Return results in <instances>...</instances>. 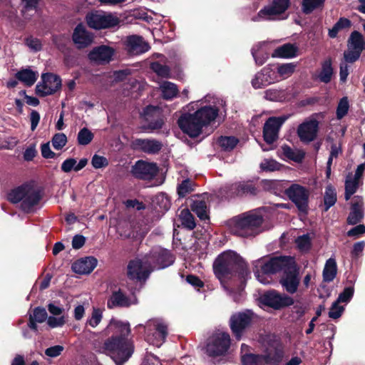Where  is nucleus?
Listing matches in <instances>:
<instances>
[{
    "mask_svg": "<svg viewBox=\"0 0 365 365\" xmlns=\"http://www.w3.org/2000/svg\"><path fill=\"white\" fill-rule=\"evenodd\" d=\"M150 68L160 77L168 78L170 76V67L168 66L163 65L158 61L151 63Z\"/></svg>",
    "mask_w": 365,
    "mask_h": 365,
    "instance_id": "obj_48",
    "label": "nucleus"
},
{
    "mask_svg": "<svg viewBox=\"0 0 365 365\" xmlns=\"http://www.w3.org/2000/svg\"><path fill=\"white\" fill-rule=\"evenodd\" d=\"M354 293V286L346 287L344 290L339 294L336 302L340 303H348L352 299Z\"/></svg>",
    "mask_w": 365,
    "mask_h": 365,
    "instance_id": "obj_55",
    "label": "nucleus"
},
{
    "mask_svg": "<svg viewBox=\"0 0 365 365\" xmlns=\"http://www.w3.org/2000/svg\"><path fill=\"white\" fill-rule=\"evenodd\" d=\"M98 260L93 256L81 258L72 264V270L77 274H90L97 266Z\"/></svg>",
    "mask_w": 365,
    "mask_h": 365,
    "instance_id": "obj_28",
    "label": "nucleus"
},
{
    "mask_svg": "<svg viewBox=\"0 0 365 365\" xmlns=\"http://www.w3.org/2000/svg\"><path fill=\"white\" fill-rule=\"evenodd\" d=\"M87 164V158H81L77 163V161L75 158H67L63 162L61 166V169L63 173H70L71 170L78 172L85 168Z\"/></svg>",
    "mask_w": 365,
    "mask_h": 365,
    "instance_id": "obj_31",
    "label": "nucleus"
},
{
    "mask_svg": "<svg viewBox=\"0 0 365 365\" xmlns=\"http://www.w3.org/2000/svg\"><path fill=\"white\" fill-rule=\"evenodd\" d=\"M264 218L260 215L244 213L232 218L230 231L234 235L241 237H255L262 232Z\"/></svg>",
    "mask_w": 365,
    "mask_h": 365,
    "instance_id": "obj_3",
    "label": "nucleus"
},
{
    "mask_svg": "<svg viewBox=\"0 0 365 365\" xmlns=\"http://www.w3.org/2000/svg\"><path fill=\"white\" fill-rule=\"evenodd\" d=\"M159 168L155 163H149L143 160H138L132 166V175L138 180H150L158 173Z\"/></svg>",
    "mask_w": 365,
    "mask_h": 365,
    "instance_id": "obj_14",
    "label": "nucleus"
},
{
    "mask_svg": "<svg viewBox=\"0 0 365 365\" xmlns=\"http://www.w3.org/2000/svg\"><path fill=\"white\" fill-rule=\"evenodd\" d=\"M190 209L201 220L209 219L208 208L205 200H192L190 205Z\"/></svg>",
    "mask_w": 365,
    "mask_h": 365,
    "instance_id": "obj_34",
    "label": "nucleus"
},
{
    "mask_svg": "<svg viewBox=\"0 0 365 365\" xmlns=\"http://www.w3.org/2000/svg\"><path fill=\"white\" fill-rule=\"evenodd\" d=\"M283 155L288 159L296 163H301L304 158V153L302 151L295 152L290 146L284 145L282 146Z\"/></svg>",
    "mask_w": 365,
    "mask_h": 365,
    "instance_id": "obj_43",
    "label": "nucleus"
},
{
    "mask_svg": "<svg viewBox=\"0 0 365 365\" xmlns=\"http://www.w3.org/2000/svg\"><path fill=\"white\" fill-rule=\"evenodd\" d=\"M215 277L222 282L226 279L237 277L241 282H245L250 272L246 262L235 251L227 250L220 254L212 265Z\"/></svg>",
    "mask_w": 365,
    "mask_h": 365,
    "instance_id": "obj_1",
    "label": "nucleus"
},
{
    "mask_svg": "<svg viewBox=\"0 0 365 365\" xmlns=\"http://www.w3.org/2000/svg\"><path fill=\"white\" fill-rule=\"evenodd\" d=\"M115 50L108 46L101 45L94 47L88 54L89 60L99 63H109Z\"/></svg>",
    "mask_w": 365,
    "mask_h": 365,
    "instance_id": "obj_24",
    "label": "nucleus"
},
{
    "mask_svg": "<svg viewBox=\"0 0 365 365\" xmlns=\"http://www.w3.org/2000/svg\"><path fill=\"white\" fill-rule=\"evenodd\" d=\"M91 164L95 169H100L107 167L109 162L106 157L95 154L92 157Z\"/></svg>",
    "mask_w": 365,
    "mask_h": 365,
    "instance_id": "obj_59",
    "label": "nucleus"
},
{
    "mask_svg": "<svg viewBox=\"0 0 365 365\" xmlns=\"http://www.w3.org/2000/svg\"><path fill=\"white\" fill-rule=\"evenodd\" d=\"M42 83L36 86V93L40 97L53 95L61 88V79L56 74L51 73H43Z\"/></svg>",
    "mask_w": 365,
    "mask_h": 365,
    "instance_id": "obj_12",
    "label": "nucleus"
},
{
    "mask_svg": "<svg viewBox=\"0 0 365 365\" xmlns=\"http://www.w3.org/2000/svg\"><path fill=\"white\" fill-rule=\"evenodd\" d=\"M347 47L360 51L365 50V40L363 35L358 31H352L347 41Z\"/></svg>",
    "mask_w": 365,
    "mask_h": 365,
    "instance_id": "obj_33",
    "label": "nucleus"
},
{
    "mask_svg": "<svg viewBox=\"0 0 365 365\" xmlns=\"http://www.w3.org/2000/svg\"><path fill=\"white\" fill-rule=\"evenodd\" d=\"M349 109V100L346 96L341 98L337 105L336 115L338 120L342 119L346 115Z\"/></svg>",
    "mask_w": 365,
    "mask_h": 365,
    "instance_id": "obj_49",
    "label": "nucleus"
},
{
    "mask_svg": "<svg viewBox=\"0 0 365 365\" xmlns=\"http://www.w3.org/2000/svg\"><path fill=\"white\" fill-rule=\"evenodd\" d=\"M42 196L39 191L29 187L26 195L21 202L20 208L24 213H32L36 210V207L39 204Z\"/></svg>",
    "mask_w": 365,
    "mask_h": 365,
    "instance_id": "obj_23",
    "label": "nucleus"
},
{
    "mask_svg": "<svg viewBox=\"0 0 365 365\" xmlns=\"http://www.w3.org/2000/svg\"><path fill=\"white\" fill-rule=\"evenodd\" d=\"M125 48L128 53L139 55L148 51L150 46L144 41L142 36L131 35L127 37L125 41Z\"/></svg>",
    "mask_w": 365,
    "mask_h": 365,
    "instance_id": "obj_25",
    "label": "nucleus"
},
{
    "mask_svg": "<svg viewBox=\"0 0 365 365\" xmlns=\"http://www.w3.org/2000/svg\"><path fill=\"white\" fill-rule=\"evenodd\" d=\"M344 311V307L339 306V302L335 301L333 302L329 312V317L334 319H339L341 316Z\"/></svg>",
    "mask_w": 365,
    "mask_h": 365,
    "instance_id": "obj_61",
    "label": "nucleus"
},
{
    "mask_svg": "<svg viewBox=\"0 0 365 365\" xmlns=\"http://www.w3.org/2000/svg\"><path fill=\"white\" fill-rule=\"evenodd\" d=\"M93 133L88 128H83L78 133V144L80 145H87L93 140Z\"/></svg>",
    "mask_w": 365,
    "mask_h": 365,
    "instance_id": "obj_46",
    "label": "nucleus"
},
{
    "mask_svg": "<svg viewBox=\"0 0 365 365\" xmlns=\"http://www.w3.org/2000/svg\"><path fill=\"white\" fill-rule=\"evenodd\" d=\"M230 191L231 196L233 197L255 196L258 192V188L252 181H243L232 184Z\"/></svg>",
    "mask_w": 365,
    "mask_h": 365,
    "instance_id": "obj_27",
    "label": "nucleus"
},
{
    "mask_svg": "<svg viewBox=\"0 0 365 365\" xmlns=\"http://www.w3.org/2000/svg\"><path fill=\"white\" fill-rule=\"evenodd\" d=\"M319 131V122L316 119L305 121L297 128V135L302 142L309 143L316 139Z\"/></svg>",
    "mask_w": 365,
    "mask_h": 365,
    "instance_id": "obj_20",
    "label": "nucleus"
},
{
    "mask_svg": "<svg viewBox=\"0 0 365 365\" xmlns=\"http://www.w3.org/2000/svg\"><path fill=\"white\" fill-rule=\"evenodd\" d=\"M359 185V182L354 180L347 178L345 181V192L344 198L347 201L356 192Z\"/></svg>",
    "mask_w": 365,
    "mask_h": 365,
    "instance_id": "obj_50",
    "label": "nucleus"
},
{
    "mask_svg": "<svg viewBox=\"0 0 365 365\" xmlns=\"http://www.w3.org/2000/svg\"><path fill=\"white\" fill-rule=\"evenodd\" d=\"M194 185L193 182L187 178L183 180L180 184L178 185L177 191L180 197H185L187 194L191 193L194 189L192 186Z\"/></svg>",
    "mask_w": 365,
    "mask_h": 365,
    "instance_id": "obj_47",
    "label": "nucleus"
},
{
    "mask_svg": "<svg viewBox=\"0 0 365 365\" xmlns=\"http://www.w3.org/2000/svg\"><path fill=\"white\" fill-rule=\"evenodd\" d=\"M298 47L294 44L285 43L281 46L277 47L272 54V56L283 58H294L297 55Z\"/></svg>",
    "mask_w": 365,
    "mask_h": 365,
    "instance_id": "obj_30",
    "label": "nucleus"
},
{
    "mask_svg": "<svg viewBox=\"0 0 365 365\" xmlns=\"http://www.w3.org/2000/svg\"><path fill=\"white\" fill-rule=\"evenodd\" d=\"M137 300L132 299L121 289L114 290L107 300V307L113 309L117 307L128 308L132 304H136Z\"/></svg>",
    "mask_w": 365,
    "mask_h": 365,
    "instance_id": "obj_22",
    "label": "nucleus"
},
{
    "mask_svg": "<svg viewBox=\"0 0 365 365\" xmlns=\"http://www.w3.org/2000/svg\"><path fill=\"white\" fill-rule=\"evenodd\" d=\"M260 47L261 44L257 46V48L253 47L251 50L252 55L255 61L256 64L258 66L263 65L268 58L267 54H262L259 53Z\"/></svg>",
    "mask_w": 365,
    "mask_h": 365,
    "instance_id": "obj_60",
    "label": "nucleus"
},
{
    "mask_svg": "<svg viewBox=\"0 0 365 365\" xmlns=\"http://www.w3.org/2000/svg\"><path fill=\"white\" fill-rule=\"evenodd\" d=\"M337 274V265L334 259L329 258L327 260L324 270L323 279L324 282H330L334 280Z\"/></svg>",
    "mask_w": 365,
    "mask_h": 365,
    "instance_id": "obj_37",
    "label": "nucleus"
},
{
    "mask_svg": "<svg viewBox=\"0 0 365 365\" xmlns=\"http://www.w3.org/2000/svg\"><path fill=\"white\" fill-rule=\"evenodd\" d=\"M284 122V118L270 117L264 124L263 138L267 144H272L278 138L280 127Z\"/></svg>",
    "mask_w": 365,
    "mask_h": 365,
    "instance_id": "obj_17",
    "label": "nucleus"
},
{
    "mask_svg": "<svg viewBox=\"0 0 365 365\" xmlns=\"http://www.w3.org/2000/svg\"><path fill=\"white\" fill-rule=\"evenodd\" d=\"M297 248L302 252H308L312 247V240L309 234L298 236L295 240Z\"/></svg>",
    "mask_w": 365,
    "mask_h": 365,
    "instance_id": "obj_45",
    "label": "nucleus"
},
{
    "mask_svg": "<svg viewBox=\"0 0 365 365\" xmlns=\"http://www.w3.org/2000/svg\"><path fill=\"white\" fill-rule=\"evenodd\" d=\"M324 209L323 211L327 212L329 208L334 206L337 200L336 189L331 185H329L325 188L324 194Z\"/></svg>",
    "mask_w": 365,
    "mask_h": 365,
    "instance_id": "obj_36",
    "label": "nucleus"
},
{
    "mask_svg": "<svg viewBox=\"0 0 365 365\" xmlns=\"http://www.w3.org/2000/svg\"><path fill=\"white\" fill-rule=\"evenodd\" d=\"M52 145L56 150L62 149L67 143V137L63 133H56L52 138Z\"/></svg>",
    "mask_w": 365,
    "mask_h": 365,
    "instance_id": "obj_56",
    "label": "nucleus"
},
{
    "mask_svg": "<svg viewBox=\"0 0 365 365\" xmlns=\"http://www.w3.org/2000/svg\"><path fill=\"white\" fill-rule=\"evenodd\" d=\"M271 71L267 68L264 67L262 69L260 73H257L255 75V78L252 80V86L255 89L262 88L266 86L271 83V81H269L266 76L268 73H270Z\"/></svg>",
    "mask_w": 365,
    "mask_h": 365,
    "instance_id": "obj_38",
    "label": "nucleus"
},
{
    "mask_svg": "<svg viewBox=\"0 0 365 365\" xmlns=\"http://www.w3.org/2000/svg\"><path fill=\"white\" fill-rule=\"evenodd\" d=\"M217 143L222 150L227 152L232 150L236 147L239 140L235 136H220Z\"/></svg>",
    "mask_w": 365,
    "mask_h": 365,
    "instance_id": "obj_42",
    "label": "nucleus"
},
{
    "mask_svg": "<svg viewBox=\"0 0 365 365\" xmlns=\"http://www.w3.org/2000/svg\"><path fill=\"white\" fill-rule=\"evenodd\" d=\"M294 67L292 63H284L278 65L277 69L280 76H290L294 73Z\"/></svg>",
    "mask_w": 365,
    "mask_h": 365,
    "instance_id": "obj_63",
    "label": "nucleus"
},
{
    "mask_svg": "<svg viewBox=\"0 0 365 365\" xmlns=\"http://www.w3.org/2000/svg\"><path fill=\"white\" fill-rule=\"evenodd\" d=\"M282 97V92L277 89H268L264 92V98L272 101H277Z\"/></svg>",
    "mask_w": 365,
    "mask_h": 365,
    "instance_id": "obj_64",
    "label": "nucleus"
},
{
    "mask_svg": "<svg viewBox=\"0 0 365 365\" xmlns=\"http://www.w3.org/2000/svg\"><path fill=\"white\" fill-rule=\"evenodd\" d=\"M284 194L294 204L298 211L304 215L309 212V189L297 183L291 184L284 190Z\"/></svg>",
    "mask_w": 365,
    "mask_h": 365,
    "instance_id": "obj_7",
    "label": "nucleus"
},
{
    "mask_svg": "<svg viewBox=\"0 0 365 365\" xmlns=\"http://www.w3.org/2000/svg\"><path fill=\"white\" fill-rule=\"evenodd\" d=\"M179 219L182 227L187 228L189 230H192L196 227L195 217L190 211L187 208L181 210L179 215Z\"/></svg>",
    "mask_w": 365,
    "mask_h": 365,
    "instance_id": "obj_41",
    "label": "nucleus"
},
{
    "mask_svg": "<svg viewBox=\"0 0 365 365\" xmlns=\"http://www.w3.org/2000/svg\"><path fill=\"white\" fill-rule=\"evenodd\" d=\"M219 111V108L215 106H204L193 113L182 114L177 123L184 133L191 138H195L202 133L203 127H207L215 122Z\"/></svg>",
    "mask_w": 365,
    "mask_h": 365,
    "instance_id": "obj_2",
    "label": "nucleus"
},
{
    "mask_svg": "<svg viewBox=\"0 0 365 365\" xmlns=\"http://www.w3.org/2000/svg\"><path fill=\"white\" fill-rule=\"evenodd\" d=\"M47 324L51 328L61 327L66 324L64 316L56 317L51 316L47 318Z\"/></svg>",
    "mask_w": 365,
    "mask_h": 365,
    "instance_id": "obj_62",
    "label": "nucleus"
},
{
    "mask_svg": "<svg viewBox=\"0 0 365 365\" xmlns=\"http://www.w3.org/2000/svg\"><path fill=\"white\" fill-rule=\"evenodd\" d=\"M103 318V312L99 308H93V312L90 319L87 320V324L92 327H97L101 322Z\"/></svg>",
    "mask_w": 365,
    "mask_h": 365,
    "instance_id": "obj_57",
    "label": "nucleus"
},
{
    "mask_svg": "<svg viewBox=\"0 0 365 365\" xmlns=\"http://www.w3.org/2000/svg\"><path fill=\"white\" fill-rule=\"evenodd\" d=\"M15 77L26 86H33L37 80L38 73L30 68H24L15 74Z\"/></svg>",
    "mask_w": 365,
    "mask_h": 365,
    "instance_id": "obj_32",
    "label": "nucleus"
},
{
    "mask_svg": "<svg viewBox=\"0 0 365 365\" xmlns=\"http://www.w3.org/2000/svg\"><path fill=\"white\" fill-rule=\"evenodd\" d=\"M325 0H302V10L305 14H309L315 9L322 8Z\"/></svg>",
    "mask_w": 365,
    "mask_h": 365,
    "instance_id": "obj_44",
    "label": "nucleus"
},
{
    "mask_svg": "<svg viewBox=\"0 0 365 365\" xmlns=\"http://www.w3.org/2000/svg\"><path fill=\"white\" fill-rule=\"evenodd\" d=\"M106 334H109L111 332L118 334L115 336L126 337L130 332V324L128 322H123L112 318L105 329Z\"/></svg>",
    "mask_w": 365,
    "mask_h": 365,
    "instance_id": "obj_29",
    "label": "nucleus"
},
{
    "mask_svg": "<svg viewBox=\"0 0 365 365\" xmlns=\"http://www.w3.org/2000/svg\"><path fill=\"white\" fill-rule=\"evenodd\" d=\"M333 68L331 66V59H326L322 63V69L319 74V81L324 83H328L331 81L333 75Z\"/></svg>",
    "mask_w": 365,
    "mask_h": 365,
    "instance_id": "obj_39",
    "label": "nucleus"
},
{
    "mask_svg": "<svg viewBox=\"0 0 365 365\" xmlns=\"http://www.w3.org/2000/svg\"><path fill=\"white\" fill-rule=\"evenodd\" d=\"M256 314L251 309H245L232 314L229 320V326L236 340L240 341L248 331L255 321Z\"/></svg>",
    "mask_w": 365,
    "mask_h": 365,
    "instance_id": "obj_6",
    "label": "nucleus"
},
{
    "mask_svg": "<svg viewBox=\"0 0 365 365\" xmlns=\"http://www.w3.org/2000/svg\"><path fill=\"white\" fill-rule=\"evenodd\" d=\"M364 217V199L361 196L356 195L351 202L350 212L346 218V223L350 225H356L360 223Z\"/></svg>",
    "mask_w": 365,
    "mask_h": 365,
    "instance_id": "obj_21",
    "label": "nucleus"
},
{
    "mask_svg": "<svg viewBox=\"0 0 365 365\" xmlns=\"http://www.w3.org/2000/svg\"><path fill=\"white\" fill-rule=\"evenodd\" d=\"M133 150L148 155H156L162 150L163 145L161 141L155 138H135L130 144Z\"/></svg>",
    "mask_w": 365,
    "mask_h": 365,
    "instance_id": "obj_16",
    "label": "nucleus"
},
{
    "mask_svg": "<svg viewBox=\"0 0 365 365\" xmlns=\"http://www.w3.org/2000/svg\"><path fill=\"white\" fill-rule=\"evenodd\" d=\"M29 187V185H21L16 188L12 189L8 193V200L13 204L21 202L23 199L25 197V195H26V191Z\"/></svg>",
    "mask_w": 365,
    "mask_h": 365,
    "instance_id": "obj_35",
    "label": "nucleus"
},
{
    "mask_svg": "<svg viewBox=\"0 0 365 365\" xmlns=\"http://www.w3.org/2000/svg\"><path fill=\"white\" fill-rule=\"evenodd\" d=\"M282 165L273 159H264L260 164L263 171L273 172L280 170Z\"/></svg>",
    "mask_w": 365,
    "mask_h": 365,
    "instance_id": "obj_52",
    "label": "nucleus"
},
{
    "mask_svg": "<svg viewBox=\"0 0 365 365\" xmlns=\"http://www.w3.org/2000/svg\"><path fill=\"white\" fill-rule=\"evenodd\" d=\"M230 336L227 332L217 334L207 345V353L210 356H220L226 354L230 346Z\"/></svg>",
    "mask_w": 365,
    "mask_h": 365,
    "instance_id": "obj_13",
    "label": "nucleus"
},
{
    "mask_svg": "<svg viewBox=\"0 0 365 365\" xmlns=\"http://www.w3.org/2000/svg\"><path fill=\"white\" fill-rule=\"evenodd\" d=\"M262 360V355L256 354H245L241 358L243 365H259Z\"/></svg>",
    "mask_w": 365,
    "mask_h": 365,
    "instance_id": "obj_53",
    "label": "nucleus"
},
{
    "mask_svg": "<svg viewBox=\"0 0 365 365\" xmlns=\"http://www.w3.org/2000/svg\"><path fill=\"white\" fill-rule=\"evenodd\" d=\"M152 271L148 268L143 269V263L138 259L130 260L127 266V276L131 280L145 282Z\"/></svg>",
    "mask_w": 365,
    "mask_h": 365,
    "instance_id": "obj_18",
    "label": "nucleus"
},
{
    "mask_svg": "<svg viewBox=\"0 0 365 365\" xmlns=\"http://www.w3.org/2000/svg\"><path fill=\"white\" fill-rule=\"evenodd\" d=\"M148 261L158 269H164L173 264L175 257L168 250L158 248L153 250L147 256Z\"/></svg>",
    "mask_w": 365,
    "mask_h": 365,
    "instance_id": "obj_15",
    "label": "nucleus"
},
{
    "mask_svg": "<svg viewBox=\"0 0 365 365\" xmlns=\"http://www.w3.org/2000/svg\"><path fill=\"white\" fill-rule=\"evenodd\" d=\"M282 272L279 282L284 290L290 294L296 293L300 283V277L299 268L293 258Z\"/></svg>",
    "mask_w": 365,
    "mask_h": 365,
    "instance_id": "obj_9",
    "label": "nucleus"
},
{
    "mask_svg": "<svg viewBox=\"0 0 365 365\" xmlns=\"http://www.w3.org/2000/svg\"><path fill=\"white\" fill-rule=\"evenodd\" d=\"M284 357V351L280 348H275L274 353H267L262 355V359L268 365H279Z\"/></svg>",
    "mask_w": 365,
    "mask_h": 365,
    "instance_id": "obj_40",
    "label": "nucleus"
},
{
    "mask_svg": "<svg viewBox=\"0 0 365 365\" xmlns=\"http://www.w3.org/2000/svg\"><path fill=\"white\" fill-rule=\"evenodd\" d=\"M362 51L349 48L344 53V58L346 63H352L359 59Z\"/></svg>",
    "mask_w": 365,
    "mask_h": 365,
    "instance_id": "obj_58",
    "label": "nucleus"
},
{
    "mask_svg": "<svg viewBox=\"0 0 365 365\" xmlns=\"http://www.w3.org/2000/svg\"><path fill=\"white\" fill-rule=\"evenodd\" d=\"M103 348L116 365H123L133 353V348L128 339L120 336H112L108 338L103 344Z\"/></svg>",
    "mask_w": 365,
    "mask_h": 365,
    "instance_id": "obj_4",
    "label": "nucleus"
},
{
    "mask_svg": "<svg viewBox=\"0 0 365 365\" xmlns=\"http://www.w3.org/2000/svg\"><path fill=\"white\" fill-rule=\"evenodd\" d=\"M162 93L164 99L170 100L178 95V90L175 84L167 82L163 87Z\"/></svg>",
    "mask_w": 365,
    "mask_h": 365,
    "instance_id": "obj_51",
    "label": "nucleus"
},
{
    "mask_svg": "<svg viewBox=\"0 0 365 365\" xmlns=\"http://www.w3.org/2000/svg\"><path fill=\"white\" fill-rule=\"evenodd\" d=\"M292 257L289 256L273 257L267 260H257L253 267V272L257 279L265 283V275H272L282 272Z\"/></svg>",
    "mask_w": 365,
    "mask_h": 365,
    "instance_id": "obj_5",
    "label": "nucleus"
},
{
    "mask_svg": "<svg viewBox=\"0 0 365 365\" xmlns=\"http://www.w3.org/2000/svg\"><path fill=\"white\" fill-rule=\"evenodd\" d=\"M29 317L38 323H43L47 319L48 314L45 308L37 307L34 309L33 314H30Z\"/></svg>",
    "mask_w": 365,
    "mask_h": 365,
    "instance_id": "obj_54",
    "label": "nucleus"
},
{
    "mask_svg": "<svg viewBox=\"0 0 365 365\" xmlns=\"http://www.w3.org/2000/svg\"><path fill=\"white\" fill-rule=\"evenodd\" d=\"M290 5V0H273L269 6H264L258 15L260 17L268 16L271 19V16L280 15L284 13Z\"/></svg>",
    "mask_w": 365,
    "mask_h": 365,
    "instance_id": "obj_26",
    "label": "nucleus"
},
{
    "mask_svg": "<svg viewBox=\"0 0 365 365\" xmlns=\"http://www.w3.org/2000/svg\"><path fill=\"white\" fill-rule=\"evenodd\" d=\"M72 41L78 49H83L92 44L93 35L83 24L80 23L73 29Z\"/></svg>",
    "mask_w": 365,
    "mask_h": 365,
    "instance_id": "obj_19",
    "label": "nucleus"
},
{
    "mask_svg": "<svg viewBox=\"0 0 365 365\" xmlns=\"http://www.w3.org/2000/svg\"><path fill=\"white\" fill-rule=\"evenodd\" d=\"M260 302L264 306L271 307L275 310H279L289 307L294 303L292 297L284 294H280L274 289L264 293L260 297Z\"/></svg>",
    "mask_w": 365,
    "mask_h": 365,
    "instance_id": "obj_11",
    "label": "nucleus"
},
{
    "mask_svg": "<svg viewBox=\"0 0 365 365\" xmlns=\"http://www.w3.org/2000/svg\"><path fill=\"white\" fill-rule=\"evenodd\" d=\"M145 123L141 125L144 132H154L160 130L165 124L164 117L158 106L149 105L143 109Z\"/></svg>",
    "mask_w": 365,
    "mask_h": 365,
    "instance_id": "obj_10",
    "label": "nucleus"
},
{
    "mask_svg": "<svg viewBox=\"0 0 365 365\" xmlns=\"http://www.w3.org/2000/svg\"><path fill=\"white\" fill-rule=\"evenodd\" d=\"M86 21L89 28L95 30L112 29L120 24L118 17L101 10L88 12L86 15Z\"/></svg>",
    "mask_w": 365,
    "mask_h": 365,
    "instance_id": "obj_8",
    "label": "nucleus"
}]
</instances>
